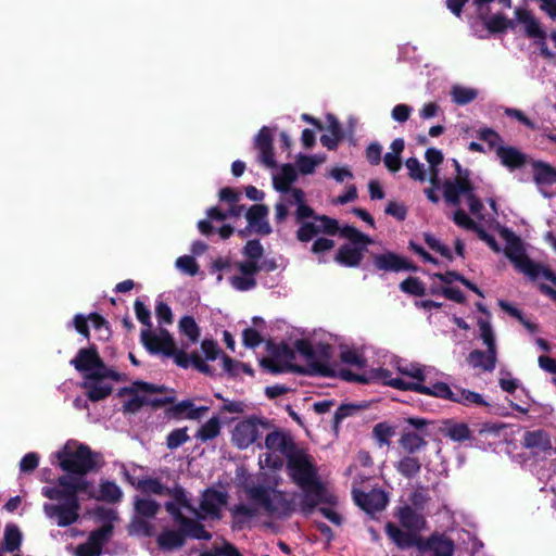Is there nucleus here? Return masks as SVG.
<instances>
[{
	"instance_id": "f257e3e1",
	"label": "nucleus",
	"mask_w": 556,
	"mask_h": 556,
	"mask_svg": "<svg viewBox=\"0 0 556 556\" xmlns=\"http://www.w3.org/2000/svg\"><path fill=\"white\" fill-rule=\"evenodd\" d=\"M287 472L291 480L303 490L301 507L311 513L319 504L326 502V488L318 478V470L311 455L295 448L287 454Z\"/></svg>"
},
{
	"instance_id": "f03ea898",
	"label": "nucleus",
	"mask_w": 556,
	"mask_h": 556,
	"mask_svg": "<svg viewBox=\"0 0 556 556\" xmlns=\"http://www.w3.org/2000/svg\"><path fill=\"white\" fill-rule=\"evenodd\" d=\"M41 494L51 501L60 502L43 504V513L49 519H54L56 525L62 528L77 522L81 503L77 493L76 475L60 476L56 486H43Z\"/></svg>"
},
{
	"instance_id": "7ed1b4c3",
	"label": "nucleus",
	"mask_w": 556,
	"mask_h": 556,
	"mask_svg": "<svg viewBox=\"0 0 556 556\" xmlns=\"http://www.w3.org/2000/svg\"><path fill=\"white\" fill-rule=\"evenodd\" d=\"M60 467L71 475L86 476L98 471L104 464L101 453L94 452L86 444H79L75 451L66 447L56 453Z\"/></svg>"
},
{
	"instance_id": "20e7f679",
	"label": "nucleus",
	"mask_w": 556,
	"mask_h": 556,
	"mask_svg": "<svg viewBox=\"0 0 556 556\" xmlns=\"http://www.w3.org/2000/svg\"><path fill=\"white\" fill-rule=\"evenodd\" d=\"M270 428L271 424L268 419L251 415L236 424L231 431V442L239 450H247L253 444L263 448L260 438Z\"/></svg>"
},
{
	"instance_id": "39448f33",
	"label": "nucleus",
	"mask_w": 556,
	"mask_h": 556,
	"mask_svg": "<svg viewBox=\"0 0 556 556\" xmlns=\"http://www.w3.org/2000/svg\"><path fill=\"white\" fill-rule=\"evenodd\" d=\"M250 500L257 503L268 515L281 514L289 516L293 511V502L288 500L280 490H270L264 485H253L247 489Z\"/></svg>"
},
{
	"instance_id": "423d86ee",
	"label": "nucleus",
	"mask_w": 556,
	"mask_h": 556,
	"mask_svg": "<svg viewBox=\"0 0 556 556\" xmlns=\"http://www.w3.org/2000/svg\"><path fill=\"white\" fill-rule=\"evenodd\" d=\"M504 232L507 240L504 250L505 256L519 271L528 276L531 280H535L539 277V263H535L526 254L523 243L518 236L507 229Z\"/></svg>"
},
{
	"instance_id": "0eeeda50",
	"label": "nucleus",
	"mask_w": 556,
	"mask_h": 556,
	"mask_svg": "<svg viewBox=\"0 0 556 556\" xmlns=\"http://www.w3.org/2000/svg\"><path fill=\"white\" fill-rule=\"evenodd\" d=\"M433 397L451 401L464 406H489L482 394L457 386L451 388L442 381L434 382Z\"/></svg>"
},
{
	"instance_id": "6e6552de",
	"label": "nucleus",
	"mask_w": 556,
	"mask_h": 556,
	"mask_svg": "<svg viewBox=\"0 0 556 556\" xmlns=\"http://www.w3.org/2000/svg\"><path fill=\"white\" fill-rule=\"evenodd\" d=\"M137 489L141 493L148 495H168L173 497V503L176 505H179L189 511H194V507L190 503L186 490L179 484H175L174 488H168L162 484L157 478H146L138 481Z\"/></svg>"
},
{
	"instance_id": "1a4fd4ad",
	"label": "nucleus",
	"mask_w": 556,
	"mask_h": 556,
	"mask_svg": "<svg viewBox=\"0 0 556 556\" xmlns=\"http://www.w3.org/2000/svg\"><path fill=\"white\" fill-rule=\"evenodd\" d=\"M164 507L172 516L174 522L182 529L186 538L204 541H210L212 539V533L205 530V527L197 517L195 519H192L182 514L181 506L176 505L173 502H166Z\"/></svg>"
},
{
	"instance_id": "9d476101",
	"label": "nucleus",
	"mask_w": 556,
	"mask_h": 556,
	"mask_svg": "<svg viewBox=\"0 0 556 556\" xmlns=\"http://www.w3.org/2000/svg\"><path fill=\"white\" fill-rule=\"evenodd\" d=\"M227 493L215 490L206 489L203 492L200 502V510L194 508L191 511L199 520H205L207 517L212 520L222 519V507L227 504Z\"/></svg>"
},
{
	"instance_id": "9b49d317",
	"label": "nucleus",
	"mask_w": 556,
	"mask_h": 556,
	"mask_svg": "<svg viewBox=\"0 0 556 556\" xmlns=\"http://www.w3.org/2000/svg\"><path fill=\"white\" fill-rule=\"evenodd\" d=\"M316 223H305L295 232L296 239L302 243L313 240L318 233L336 236L340 231V225L336 218L327 215H319Z\"/></svg>"
},
{
	"instance_id": "f8f14e48",
	"label": "nucleus",
	"mask_w": 556,
	"mask_h": 556,
	"mask_svg": "<svg viewBox=\"0 0 556 556\" xmlns=\"http://www.w3.org/2000/svg\"><path fill=\"white\" fill-rule=\"evenodd\" d=\"M140 341L150 354H173L175 340L168 330L161 328L159 333L144 329L140 333Z\"/></svg>"
},
{
	"instance_id": "ddd939ff",
	"label": "nucleus",
	"mask_w": 556,
	"mask_h": 556,
	"mask_svg": "<svg viewBox=\"0 0 556 556\" xmlns=\"http://www.w3.org/2000/svg\"><path fill=\"white\" fill-rule=\"evenodd\" d=\"M374 266L383 271H417L418 267L406 257L392 251L374 255Z\"/></svg>"
},
{
	"instance_id": "4468645a",
	"label": "nucleus",
	"mask_w": 556,
	"mask_h": 556,
	"mask_svg": "<svg viewBox=\"0 0 556 556\" xmlns=\"http://www.w3.org/2000/svg\"><path fill=\"white\" fill-rule=\"evenodd\" d=\"M260 365L262 368L267 370L273 375H278L282 372H295L300 375H328L329 372L326 368L321 366L312 365L311 370L303 369V366L293 365L292 363L281 362L279 359L273 357H264L260 361Z\"/></svg>"
},
{
	"instance_id": "2eb2a0df",
	"label": "nucleus",
	"mask_w": 556,
	"mask_h": 556,
	"mask_svg": "<svg viewBox=\"0 0 556 556\" xmlns=\"http://www.w3.org/2000/svg\"><path fill=\"white\" fill-rule=\"evenodd\" d=\"M273 132L267 126H263L254 140V148L258 151V161L268 168L277 166L273 146Z\"/></svg>"
},
{
	"instance_id": "dca6fc26",
	"label": "nucleus",
	"mask_w": 556,
	"mask_h": 556,
	"mask_svg": "<svg viewBox=\"0 0 556 556\" xmlns=\"http://www.w3.org/2000/svg\"><path fill=\"white\" fill-rule=\"evenodd\" d=\"M355 503L367 514L381 511L388 504V496L382 490L374 489L370 492L354 491Z\"/></svg>"
},
{
	"instance_id": "f3484780",
	"label": "nucleus",
	"mask_w": 556,
	"mask_h": 556,
	"mask_svg": "<svg viewBox=\"0 0 556 556\" xmlns=\"http://www.w3.org/2000/svg\"><path fill=\"white\" fill-rule=\"evenodd\" d=\"M386 533L400 548H409L413 546H417L420 549L424 548V539L419 534L410 530H402L393 522L386 525Z\"/></svg>"
},
{
	"instance_id": "a211bd4d",
	"label": "nucleus",
	"mask_w": 556,
	"mask_h": 556,
	"mask_svg": "<svg viewBox=\"0 0 556 556\" xmlns=\"http://www.w3.org/2000/svg\"><path fill=\"white\" fill-rule=\"evenodd\" d=\"M71 364L77 371L88 374L98 370V368H104V362L100 357L94 344L86 349H80L76 357L71 361Z\"/></svg>"
},
{
	"instance_id": "6ab92c4d",
	"label": "nucleus",
	"mask_w": 556,
	"mask_h": 556,
	"mask_svg": "<svg viewBox=\"0 0 556 556\" xmlns=\"http://www.w3.org/2000/svg\"><path fill=\"white\" fill-rule=\"evenodd\" d=\"M172 351H173V354L165 355V356L173 357L175 364L178 367L187 369L190 366H192L194 369H197L201 374H204L207 376L214 375L213 368L210 365H207L197 352H192L190 355H188L184 350H178L176 348V343H174Z\"/></svg>"
},
{
	"instance_id": "aec40b11",
	"label": "nucleus",
	"mask_w": 556,
	"mask_h": 556,
	"mask_svg": "<svg viewBox=\"0 0 556 556\" xmlns=\"http://www.w3.org/2000/svg\"><path fill=\"white\" fill-rule=\"evenodd\" d=\"M471 184L466 173L463 177H455L454 180L446 179L443 184L445 201L454 206H458L460 204V195L465 197L471 190Z\"/></svg>"
},
{
	"instance_id": "412c9836",
	"label": "nucleus",
	"mask_w": 556,
	"mask_h": 556,
	"mask_svg": "<svg viewBox=\"0 0 556 556\" xmlns=\"http://www.w3.org/2000/svg\"><path fill=\"white\" fill-rule=\"evenodd\" d=\"M521 445L530 450L533 455L546 453L553 448L551 435L543 429L526 431L521 440Z\"/></svg>"
},
{
	"instance_id": "4be33fe9",
	"label": "nucleus",
	"mask_w": 556,
	"mask_h": 556,
	"mask_svg": "<svg viewBox=\"0 0 556 556\" xmlns=\"http://www.w3.org/2000/svg\"><path fill=\"white\" fill-rule=\"evenodd\" d=\"M515 16L518 23L523 25L525 35L529 39H547L546 31L542 28L540 21L533 13L525 8H516Z\"/></svg>"
},
{
	"instance_id": "5701e85b",
	"label": "nucleus",
	"mask_w": 556,
	"mask_h": 556,
	"mask_svg": "<svg viewBox=\"0 0 556 556\" xmlns=\"http://www.w3.org/2000/svg\"><path fill=\"white\" fill-rule=\"evenodd\" d=\"M367 245L344 243L338 249L334 262L344 267H358L367 251Z\"/></svg>"
},
{
	"instance_id": "b1692460",
	"label": "nucleus",
	"mask_w": 556,
	"mask_h": 556,
	"mask_svg": "<svg viewBox=\"0 0 556 556\" xmlns=\"http://www.w3.org/2000/svg\"><path fill=\"white\" fill-rule=\"evenodd\" d=\"M496 156L500 159L501 164L510 172L520 169L529 163V156L513 146H498Z\"/></svg>"
},
{
	"instance_id": "393cba45",
	"label": "nucleus",
	"mask_w": 556,
	"mask_h": 556,
	"mask_svg": "<svg viewBox=\"0 0 556 556\" xmlns=\"http://www.w3.org/2000/svg\"><path fill=\"white\" fill-rule=\"evenodd\" d=\"M268 215V207L265 204H254L247 212V219L249 226L257 233L266 236L271 232V227L266 217Z\"/></svg>"
},
{
	"instance_id": "a878e982",
	"label": "nucleus",
	"mask_w": 556,
	"mask_h": 556,
	"mask_svg": "<svg viewBox=\"0 0 556 556\" xmlns=\"http://www.w3.org/2000/svg\"><path fill=\"white\" fill-rule=\"evenodd\" d=\"M263 447L269 451L280 452L287 457V454L292 453L298 446L291 437L280 430H274L267 433Z\"/></svg>"
},
{
	"instance_id": "bb28decb",
	"label": "nucleus",
	"mask_w": 556,
	"mask_h": 556,
	"mask_svg": "<svg viewBox=\"0 0 556 556\" xmlns=\"http://www.w3.org/2000/svg\"><path fill=\"white\" fill-rule=\"evenodd\" d=\"M295 350L305 357L307 365L303 366V369L311 370L312 365L321 366L329 372L328 375H319L320 377L334 378L336 370L330 365L320 363L316 359V350L312 343L306 339H299L294 343Z\"/></svg>"
},
{
	"instance_id": "cd10ccee",
	"label": "nucleus",
	"mask_w": 556,
	"mask_h": 556,
	"mask_svg": "<svg viewBox=\"0 0 556 556\" xmlns=\"http://www.w3.org/2000/svg\"><path fill=\"white\" fill-rule=\"evenodd\" d=\"M397 518L403 528L417 534H419L427 525L425 517L408 505L399 508Z\"/></svg>"
},
{
	"instance_id": "c85d7f7f",
	"label": "nucleus",
	"mask_w": 556,
	"mask_h": 556,
	"mask_svg": "<svg viewBox=\"0 0 556 556\" xmlns=\"http://www.w3.org/2000/svg\"><path fill=\"white\" fill-rule=\"evenodd\" d=\"M426 437L414 430L404 429L399 440V445L406 454L415 455L427 447Z\"/></svg>"
},
{
	"instance_id": "c756f323",
	"label": "nucleus",
	"mask_w": 556,
	"mask_h": 556,
	"mask_svg": "<svg viewBox=\"0 0 556 556\" xmlns=\"http://www.w3.org/2000/svg\"><path fill=\"white\" fill-rule=\"evenodd\" d=\"M533 181L538 186H552L556 184V167L541 160H532Z\"/></svg>"
},
{
	"instance_id": "7c9ffc66",
	"label": "nucleus",
	"mask_w": 556,
	"mask_h": 556,
	"mask_svg": "<svg viewBox=\"0 0 556 556\" xmlns=\"http://www.w3.org/2000/svg\"><path fill=\"white\" fill-rule=\"evenodd\" d=\"M81 387L87 390L86 395L88 400L93 403L106 399L113 391L112 384L90 378L89 374L86 375V380L83 382Z\"/></svg>"
},
{
	"instance_id": "2f4dec72",
	"label": "nucleus",
	"mask_w": 556,
	"mask_h": 556,
	"mask_svg": "<svg viewBox=\"0 0 556 556\" xmlns=\"http://www.w3.org/2000/svg\"><path fill=\"white\" fill-rule=\"evenodd\" d=\"M294 199L296 202V210H295V222L302 226L305 223H315L317 222V217L319 214H317L313 207H311L306 203L305 193L302 189H295L294 190Z\"/></svg>"
},
{
	"instance_id": "473e14b6",
	"label": "nucleus",
	"mask_w": 556,
	"mask_h": 556,
	"mask_svg": "<svg viewBox=\"0 0 556 556\" xmlns=\"http://www.w3.org/2000/svg\"><path fill=\"white\" fill-rule=\"evenodd\" d=\"M469 365L473 368H481L484 371H493L496 366V351L473 350L467 358Z\"/></svg>"
},
{
	"instance_id": "72a5a7b5",
	"label": "nucleus",
	"mask_w": 556,
	"mask_h": 556,
	"mask_svg": "<svg viewBox=\"0 0 556 556\" xmlns=\"http://www.w3.org/2000/svg\"><path fill=\"white\" fill-rule=\"evenodd\" d=\"M186 543V536L182 529L179 527L178 530H164L157 536V544L161 549L173 551L180 548Z\"/></svg>"
},
{
	"instance_id": "f704fd0d",
	"label": "nucleus",
	"mask_w": 556,
	"mask_h": 556,
	"mask_svg": "<svg viewBox=\"0 0 556 556\" xmlns=\"http://www.w3.org/2000/svg\"><path fill=\"white\" fill-rule=\"evenodd\" d=\"M433 552L434 556H452L454 553V542L444 535H432L424 540V548Z\"/></svg>"
},
{
	"instance_id": "c9c22d12",
	"label": "nucleus",
	"mask_w": 556,
	"mask_h": 556,
	"mask_svg": "<svg viewBox=\"0 0 556 556\" xmlns=\"http://www.w3.org/2000/svg\"><path fill=\"white\" fill-rule=\"evenodd\" d=\"M298 179V173L292 164H283L279 175L273 179L274 188L281 192L287 193L293 190L291 185Z\"/></svg>"
},
{
	"instance_id": "e433bc0d",
	"label": "nucleus",
	"mask_w": 556,
	"mask_h": 556,
	"mask_svg": "<svg viewBox=\"0 0 556 556\" xmlns=\"http://www.w3.org/2000/svg\"><path fill=\"white\" fill-rule=\"evenodd\" d=\"M386 386L392 387L401 391H414L430 396H433L434 391V383L429 382L428 384H426L420 382H408L401 378H393L387 380Z\"/></svg>"
},
{
	"instance_id": "4c0bfd02",
	"label": "nucleus",
	"mask_w": 556,
	"mask_h": 556,
	"mask_svg": "<svg viewBox=\"0 0 556 556\" xmlns=\"http://www.w3.org/2000/svg\"><path fill=\"white\" fill-rule=\"evenodd\" d=\"M395 469L406 479H413L420 472L421 462L418 457L406 454L395 464Z\"/></svg>"
},
{
	"instance_id": "58836bf2",
	"label": "nucleus",
	"mask_w": 556,
	"mask_h": 556,
	"mask_svg": "<svg viewBox=\"0 0 556 556\" xmlns=\"http://www.w3.org/2000/svg\"><path fill=\"white\" fill-rule=\"evenodd\" d=\"M266 351L270 354V357L281 362L291 363L295 358L294 351L283 341L276 343L273 340H267Z\"/></svg>"
},
{
	"instance_id": "ea45409f",
	"label": "nucleus",
	"mask_w": 556,
	"mask_h": 556,
	"mask_svg": "<svg viewBox=\"0 0 556 556\" xmlns=\"http://www.w3.org/2000/svg\"><path fill=\"white\" fill-rule=\"evenodd\" d=\"M114 532L113 523L105 522L100 528L90 532L88 541L98 549L103 552V547L109 543Z\"/></svg>"
},
{
	"instance_id": "a19ab883",
	"label": "nucleus",
	"mask_w": 556,
	"mask_h": 556,
	"mask_svg": "<svg viewBox=\"0 0 556 556\" xmlns=\"http://www.w3.org/2000/svg\"><path fill=\"white\" fill-rule=\"evenodd\" d=\"M22 543V533L17 526L8 525L4 529V538L1 545V551L13 553L20 549Z\"/></svg>"
},
{
	"instance_id": "79ce46f5",
	"label": "nucleus",
	"mask_w": 556,
	"mask_h": 556,
	"mask_svg": "<svg viewBox=\"0 0 556 556\" xmlns=\"http://www.w3.org/2000/svg\"><path fill=\"white\" fill-rule=\"evenodd\" d=\"M134 508L138 516L142 518H154L159 510L160 504L155 500L135 497Z\"/></svg>"
},
{
	"instance_id": "37998d69",
	"label": "nucleus",
	"mask_w": 556,
	"mask_h": 556,
	"mask_svg": "<svg viewBox=\"0 0 556 556\" xmlns=\"http://www.w3.org/2000/svg\"><path fill=\"white\" fill-rule=\"evenodd\" d=\"M445 435L454 442L462 443L471 438V431L465 422H454L448 420L446 422Z\"/></svg>"
},
{
	"instance_id": "c03bdc74",
	"label": "nucleus",
	"mask_w": 556,
	"mask_h": 556,
	"mask_svg": "<svg viewBox=\"0 0 556 556\" xmlns=\"http://www.w3.org/2000/svg\"><path fill=\"white\" fill-rule=\"evenodd\" d=\"M122 495V490L115 482L105 480L100 483V495L94 498L108 503H117Z\"/></svg>"
},
{
	"instance_id": "a18cd8bd",
	"label": "nucleus",
	"mask_w": 556,
	"mask_h": 556,
	"mask_svg": "<svg viewBox=\"0 0 556 556\" xmlns=\"http://www.w3.org/2000/svg\"><path fill=\"white\" fill-rule=\"evenodd\" d=\"M219 433L220 421L217 416H214L199 428L195 438L201 440L202 442H206L208 440L215 439L216 437L219 435Z\"/></svg>"
},
{
	"instance_id": "49530a36",
	"label": "nucleus",
	"mask_w": 556,
	"mask_h": 556,
	"mask_svg": "<svg viewBox=\"0 0 556 556\" xmlns=\"http://www.w3.org/2000/svg\"><path fill=\"white\" fill-rule=\"evenodd\" d=\"M342 238L350 240V244H371L372 239L368 236L359 231L357 228L351 225H344L340 227V231L338 232Z\"/></svg>"
},
{
	"instance_id": "de8ad7c7",
	"label": "nucleus",
	"mask_w": 556,
	"mask_h": 556,
	"mask_svg": "<svg viewBox=\"0 0 556 556\" xmlns=\"http://www.w3.org/2000/svg\"><path fill=\"white\" fill-rule=\"evenodd\" d=\"M178 327L180 332L188 337L192 343H197L199 341L201 336L200 327L192 316L186 315L181 317Z\"/></svg>"
},
{
	"instance_id": "09e8293b",
	"label": "nucleus",
	"mask_w": 556,
	"mask_h": 556,
	"mask_svg": "<svg viewBox=\"0 0 556 556\" xmlns=\"http://www.w3.org/2000/svg\"><path fill=\"white\" fill-rule=\"evenodd\" d=\"M363 406L356 404H341L337 410L334 412L332 418V429L336 433L339 432L341 422L348 418L356 414Z\"/></svg>"
},
{
	"instance_id": "8fccbe9b",
	"label": "nucleus",
	"mask_w": 556,
	"mask_h": 556,
	"mask_svg": "<svg viewBox=\"0 0 556 556\" xmlns=\"http://www.w3.org/2000/svg\"><path fill=\"white\" fill-rule=\"evenodd\" d=\"M138 391L147 393H165L167 388L165 386H157L146 381H135L132 387L122 388L118 391V396H124L125 393H137Z\"/></svg>"
},
{
	"instance_id": "3c124183",
	"label": "nucleus",
	"mask_w": 556,
	"mask_h": 556,
	"mask_svg": "<svg viewBox=\"0 0 556 556\" xmlns=\"http://www.w3.org/2000/svg\"><path fill=\"white\" fill-rule=\"evenodd\" d=\"M452 101L457 105H466L478 97V91L473 88L463 86H453L451 90Z\"/></svg>"
},
{
	"instance_id": "603ef678",
	"label": "nucleus",
	"mask_w": 556,
	"mask_h": 556,
	"mask_svg": "<svg viewBox=\"0 0 556 556\" xmlns=\"http://www.w3.org/2000/svg\"><path fill=\"white\" fill-rule=\"evenodd\" d=\"M231 515L233 517L232 528L242 529L245 520L244 518H253L257 515V510L245 504H238L231 508Z\"/></svg>"
},
{
	"instance_id": "864d4df0",
	"label": "nucleus",
	"mask_w": 556,
	"mask_h": 556,
	"mask_svg": "<svg viewBox=\"0 0 556 556\" xmlns=\"http://www.w3.org/2000/svg\"><path fill=\"white\" fill-rule=\"evenodd\" d=\"M400 289L402 292L414 296H424L426 294L425 286L417 277L410 276L404 279L400 283Z\"/></svg>"
},
{
	"instance_id": "5fc2aeb1",
	"label": "nucleus",
	"mask_w": 556,
	"mask_h": 556,
	"mask_svg": "<svg viewBox=\"0 0 556 556\" xmlns=\"http://www.w3.org/2000/svg\"><path fill=\"white\" fill-rule=\"evenodd\" d=\"M478 138L481 141H484L490 150H494L496 152V149L498 146H503V138L501 135L495 131L492 128L483 127L478 130Z\"/></svg>"
},
{
	"instance_id": "6e6d98bb",
	"label": "nucleus",
	"mask_w": 556,
	"mask_h": 556,
	"mask_svg": "<svg viewBox=\"0 0 556 556\" xmlns=\"http://www.w3.org/2000/svg\"><path fill=\"white\" fill-rule=\"evenodd\" d=\"M425 243L433 251L439 253L442 257L452 262L454 260L453 253L450 248L441 243L433 235L426 232L424 233Z\"/></svg>"
},
{
	"instance_id": "4d7b16f0",
	"label": "nucleus",
	"mask_w": 556,
	"mask_h": 556,
	"mask_svg": "<svg viewBox=\"0 0 556 556\" xmlns=\"http://www.w3.org/2000/svg\"><path fill=\"white\" fill-rule=\"evenodd\" d=\"M187 428H177L170 431L166 437V446L169 450H176L189 441Z\"/></svg>"
},
{
	"instance_id": "13d9d810",
	"label": "nucleus",
	"mask_w": 556,
	"mask_h": 556,
	"mask_svg": "<svg viewBox=\"0 0 556 556\" xmlns=\"http://www.w3.org/2000/svg\"><path fill=\"white\" fill-rule=\"evenodd\" d=\"M372 434L380 446L389 445L390 438L394 435V428L387 422H379L374 427Z\"/></svg>"
},
{
	"instance_id": "bf43d9fd",
	"label": "nucleus",
	"mask_w": 556,
	"mask_h": 556,
	"mask_svg": "<svg viewBox=\"0 0 556 556\" xmlns=\"http://www.w3.org/2000/svg\"><path fill=\"white\" fill-rule=\"evenodd\" d=\"M405 165L408 169V176L417 181L426 180V172L424 165L416 157H409L406 160Z\"/></svg>"
},
{
	"instance_id": "052dcab7",
	"label": "nucleus",
	"mask_w": 556,
	"mask_h": 556,
	"mask_svg": "<svg viewBox=\"0 0 556 556\" xmlns=\"http://www.w3.org/2000/svg\"><path fill=\"white\" fill-rule=\"evenodd\" d=\"M88 317L92 327L101 333L102 339H108L111 336L110 324L104 317L98 313H90Z\"/></svg>"
},
{
	"instance_id": "680f3d73",
	"label": "nucleus",
	"mask_w": 556,
	"mask_h": 556,
	"mask_svg": "<svg viewBox=\"0 0 556 556\" xmlns=\"http://www.w3.org/2000/svg\"><path fill=\"white\" fill-rule=\"evenodd\" d=\"M491 34H501L506 31L505 25V15L504 14H495L491 17L485 16V21H482Z\"/></svg>"
},
{
	"instance_id": "e2e57ef3",
	"label": "nucleus",
	"mask_w": 556,
	"mask_h": 556,
	"mask_svg": "<svg viewBox=\"0 0 556 556\" xmlns=\"http://www.w3.org/2000/svg\"><path fill=\"white\" fill-rule=\"evenodd\" d=\"M478 326L481 331L483 343L488 346V350L496 351L495 338L490 323L483 319H479Z\"/></svg>"
},
{
	"instance_id": "0e129e2a",
	"label": "nucleus",
	"mask_w": 556,
	"mask_h": 556,
	"mask_svg": "<svg viewBox=\"0 0 556 556\" xmlns=\"http://www.w3.org/2000/svg\"><path fill=\"white\" fill-rule=\"evenodd\" d=\"M176 266L181 271L188 274L189 276H195L199 273V265L195 262L193 256L184 255L176 260Z\"/></svg>"
},
{
	"instance_id": "69168bd1",
	"label": "nucleus",
	"mask_w": 556,
	"mask_h": 556,
	"mask_svg": "<svg viewBox=\"0 0 556 556\" xmlns=\"http://www.w3.org/2000/svg\"><path fill=\"white\" fill-rule=\"evenodd\" d=\"M201 349L206 361H215L218 356L222 357V354H224L219 349L218 343L213 339H204L201 342Z\"/></svg>"
},
{
	"instance_id": "338daca9",
	"label": "nucleus",
	"mask_w": 556,
	"mask_h": 556,
	"mask_svg": "<svg viewBox=\"0 0 556 556\" xmlns=\"http://www.w3.org/2000/svg\"><path fill=\"white\" fill-rule=\"evenodd\" d=\"M263 245L257 239L249 240L243 248V254L249 260L258 261L263 256Z\"/></svg>"
},
{
	"instance_id": "774afa93",
	"label": "nucleus",
	"mask_w": 556,
	"mask_h": 556,
	"mask_svg": "<svg viewBox=\"0 0 556 556\" xmlns=\"http://www.w3.org/2000/svg\"><path fill=\"white\" fill-rule=\"evenodd\" d=\"M242 342L245 348L255 349L263 342V338L256 329L247 328L242 332Z\"/></svg>"
}]
</instances>
